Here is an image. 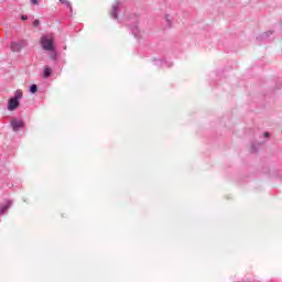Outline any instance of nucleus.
Returning <instances> with one entry per match:
<instances>
[{"label":"nucleus","instance_id":"8","mask_svg":"<svg viewBox=\"0 0 282 282\" xmlns=\"http://www.w3.org/2000/svg\"><path fill=\"white\" fill-rule=\"evenodd\" d=\"M132 34L135 36V39H140V30L138 26L132 28Z\"/></svg>","mask_w":282,"mask_h":282},{"label":"nucleus","instance_id":"9","mask_svg":"<svg viewBox=\"0 0 282 282\" xmlns=\"http://www.w3.org/2000/svg\"><path fill=\"white\" fill-rule=\"evenodd\" d=\"M61 3H64L65 6H67L72 12V3L69 2V0H59Z\"/></svg>","mask_w":282,"mask_h":282},{"label":"nucleus","instance_id":"10","mask_svg":"<svg viewBox=\"0 0 282 282\" xmlns=\"http://www.w3.org/2000/svg\"><path fill=\"white\" fill-rule=\"evenodd\" d=\"M37 90H39V87L36 86V84L31 85L30 91H31L32 94H34V93L37 91Z\"/></svg>","mask_w":282,"mask_h":282},{"label":"nucleus","instance_id":"4","mask_svg":"<svg viewBox=\"0 0 282 282\" xmlns=\"http://www.w3.org/2000/svg\"><path fill=\"white\" fill-rule=\"evenodd\" d=\"M25 45V42H11L12 52H21Z\"/></svg>","mask_w":282,"mask_h":282},{"label":"nucleus","instance_id":"12","mask_svg":"<svg viewBox=\"0 0 282 282\" xmlns=\"http://www.w3.org/2000/svg\"><path fill=\"white\" fill-rule=\"evenodd\" d=\"M165 20L167 21V23H171V21H173V18L171 15H165Z\"/></svg>","mask_w":282,"mask_h":282},{"label":"nucleus","instance_id":"3","mask_svg":"<svg viewBox=\"0 0 282 282\" xmlns=\"http://www.w3.org/2000/svg\"><path fill=\"white\" fill-rule=\"evenodd\" d=\"M25 127V122L22 119H12L11 128L13 131H21Z\"/></svg>","mask_w":282,"mask_h":282},{"label":"nucleus","instance_id":"7","mask_svg":"<svg viewBox=\"0 0 282 282\" xmlns=\"http://www.w3.org/2000/svg\"><path fill=\"white\" fill-rule=\"evenodd\" d=\"M52 76V69L50 66L44 67V78H50Z\"/></svg>","mask_w":282,"mask_h":282},{"label":"nucleus","instance_id":"13","mask_svg":"<svg viewBox=\"0 0 282 282\" xmlns=\"http://www.w3.org/2000/svg\"><path fill=\"white\" fill-rule=\"evenodd\" d=\"M40 23H41V22H40L39 20H35V21H33V26H34V28H39Z\"/></svg>","mask_w":282,"mask_h":282},{"label":"nucleus","instance_id":"11","mask_svg":"<svg viewBox=\"0 0 282 282\" xmlns=\"http://www.w3.org/2000/svg\"><path fill=\"white\" fill-rule=\"evenodd\" d=\"M270 34H272L271 31H269V32H267V33H263V34L261 35V39H268V36H270Z\"/></svg>","mask_w":282,"mask_h":282},{"label":"nucleus","instance_id":"2","mask_svg":"<svg viewBox=\"0 0 282 282\" xmlns=\"http://www.w3.org/2000/svg\"><path fill=\"white\" fill-rule=\"evenodd\" d=\"M21 98H23V90H15L14 96L9 99L8 110L15 111V109H19V105H21Z\"/></svg>","mask_w":282,"mask_h":282},{"label":"nucleus","instance_id":"1","mask_svg":"<svg viewBox=\"0 0 282 282\" xmlns=\"http://www.w3.org/2000/svg\"><path fill=\"white\" fill-rule=\"evenodd\" d=\"M40 45L44 52H50L51 61H56L58 58V53L54 46V36L53 35H42L40 39Z\"/></svg>","mask_w":282,"mask_h":282},{"label":"nucleus","instance_id":"14","mask_svg":"<svg viewBox=\"0 0 282 282\" xmlns=\"http://www.w3.org/2000/svg\"><path fill=\"white\" fill-rule=\"evenodd\" d=\"M31 3H32L33 6H39V0H31Z\"/></svg>","mask_w":282,"mask_h":282},{"label":"nucleus","instance_id":"6","mask_svg":"<svg viewBox=\"0 0 282 282\" xmlns=\"http://www.w3.org/2000/svg\"><path fill=\"white\" fill-rule=\"evenodd\" d=\"M12 206V200H7L6 204L0 206V215H6L8 213V209Z\"/></svg>","mask_w":282,"mask_h":282},{"label":"nucleus","instance_id":"16","mask_svg":"<svg viewBox=\"0 0 282 282\" xmlns=\"http://www.w3.org/2000/svg\"><path fill=\"white\" fill-rule=\"evenodd\" d=\"M22 21H28V15H22Z\"/></svg>","mask_w":282,"mask_h":282},{"label":"nucleus","instance_id":"15","mask_svg":"<svg viewBox=\"0 0 282 282\" xmlns=\"http://www.w3.org/2000/svg\"><path fill=\"white\" fill-rule=\"evenodd\" d=\"M263 138H270V133L269 132H264L263 133Z\"/></svg>","mask_w":282,"mask_h":282},{"label":"nucleus","instance_id":"5","mask_svg":"<svg viewBox=\"0 0 282 282\" xmlns=\"http://www.w3.org/2000/svg\"><path fill=\"white\" fill-rule=\"evenodd\" d=\"M118 8H120V1H116L112 4V10L110 12L111 19H118Z\"/></svg>","mask_w":282,"mask_h":282}]
</instances>
